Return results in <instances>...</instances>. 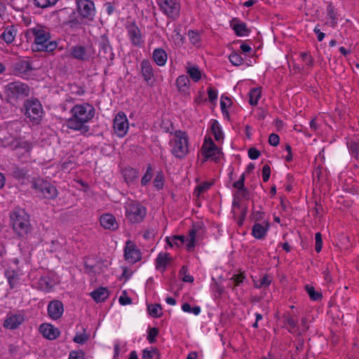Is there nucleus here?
<instances>
[{"mask_svg":"<svg viewBox=\"0 0 359 359\" xmlns=\"http://www.w3.org/2000/svg\"><path fill=\"white\" fill-rule=\"evenodd\" d=\"M72 116L67 121L69 128L79 130L83 133L89 130V127L85 125L91 120L95 115V109L90 104H76L71 109Z\"/></svg>","mask_w":359,"mask_h":359,"instance_id":"obj_1","label":"nucleus"},{"mask_svg":"<svg viewBox=\"0 0 359 359\" xmlns=\"http://www.w3.org/2000/svg\"><path fill=\"white\" fill-rule=\"evenodd\" d=\"M25 37L27 41L34 37V42L32 46L34 51L52 53L57 47L55 41H50V33L39 27L28 29L25 33Z\"/></svg>","mask_w":359,"mask_h":359,"instance_id":"obj_2","label":"nucleus"},{"mask_svg":"<svg viewBox=\"0 0 359 359\" xmlns=\"http://www.w3.org/2000/svg\"><path fill=\"white\" fill-rule=\"evenodd\" d=\"M25 111V115L29 119L33 125L41 123L43 117V107L40 101L36 98L28 99L23 104Z\"/></svg>","mask_w":359,"mask_h":359,"instance_id":"obj_3","label":"nucleus"},{"mask_svg":"<svg viewBox=\"0 0 359 359\" xmlns=\"http://www.w3.org/2000/svg\"><path fill=\"white\" fill-rule=\"evenodd\" d=\"M172 154L177 158H182L188 153V138L184 132L178 130L170 141Z\"/></svg>","mask_w":359,"mask_h":359,"instance_id":"obj_4","label":"nucleus"},{"mask_svg":"<svg viewBox=\"0 0 359 359\" xmlns=\"http://www.w3.org/2000/svg\"><path fill=\"white\" fill-rule=\"evenodd\" d=\"M29 215L24 210H18L13 212L11 216L14 230L19 235L27 233L30 228Z\"/></svg>","mask_w":359,"mask_h":359,"instance_id":"obj_5","label":"nucleus"},{"mask_svg":"<svg viewBox=\"0 0 359 359\" xmlns=\"http://www.w3.org/2000/svg\"><path fill=\"white\" fill-rule=\"evenodd\" d=\"M8 97L12 100L22 99L29 95L30 88L26 83L14 81L6 86Z\"/></svg>","mask_w":359,"mask_h":359,"instance_id":"obj_6","label":"nucleus"},{"mask_svg":"<svg viewBox=\"0 0 359 359\" xmlns=\"http://www.w3.org/2000/svg\"><path fill=\"white\" fill-rule=\"evenodd\" d=\"M161 11L168 18H177L180 13V0H158Z\"/></svg>","mask_w":359,"mask_h":359,"instance_id":"obj_7","label":"nucleus"},{"mask_svg":"<svg viewBox=\"0 0 359 359\" xmlns=\"http://www.w3.org/2000/svg\"><path fill=\"white\" fill-rule=\"evenodd\" d=\"M99 52L97 56L106 62L112 61L114 54L112 52L111 46L106 34L102 35L98 39Z\"/></svg>","mask_w":359,"mask_h":359,"instance_id":"obj_8","label":"nucleus"},{"mask_svg":"<svg viewBox=\"0 0 359 359\" xmlns=\"http://www.w3.org/2000/svg\"><path fill=\"white\" fill-rule=\"evenodd\" d=\"M33 187L43 194L46 198L55 199L58 195L56 187L48 181L39 180L34 184Z\"/></svg>","mask_w":359,"mask_h":359,"instance_id":"obj_9","label":"nucleus"},{"mask_svg":"<svg viewBox=\"0 0 359 359\" xmlns=\"http://www.w3.org/2000/svg\"><path fill=\"white\" fill-rule=\"evenodd\" d=\"M70 55L73 58L79 60H88L94 55V49L92 46H74L71 48Z\"/></svg>","mask_w":359,"mask_h":359,"instance_id":"obj_10","label":"nucleus"},{"mask_svg":"<svg viewBox=\"0 0 359 359\" xmlns=\"http://www.w3.org/2000/svg\"><path fill=\"white\" fill-rule=\"evenodd\" d=\"M201 149L205 158H211L215 161L219 159L220 151L210 137L205 138Z\"/></svg>","mask_w":359,"mask_h":359,"instance_id":"obj_11","label":"nucleus"},{"mask_svg":"<svg viewBox=\"0 0 359 359\" xmlns=\"http://www.w3.org/2000/svg\"><path fill=\"white\" fill-rule=\"evenodd\" d=\"M114 130L118 137H123L128 129V122L123 112H119L114 120Z\"/></svg>","mask_w":359,"mask_h":359,"instance_id":"obj_12","label":"nucleus"},{"mask_svg":"<svg viewBox=\"0 0 359 359\" xmlns=\"http://www.w3.org/2000/svg\"><path fill=\"white\" fill-rule=\"evenodd\" d=\"M141 75L149 86H152L155 82L154 69L151 62L148 60H143L141 62Z\"/></svg>","mask_w":359,"mask_h":359,"instance_id":"obj_13","label":"nucleus"},{"mask_svg":"<svg viewBox=\"0 0 359 359\" xmlns=\"http://www.w3.org/2000/svg\"><path fill=\"white\" fill-rule=\"evenodd\" d=\"M77 11L83 18H88L93 15L94 4L90 0H76Z\"/></svg>","mask_w":359,"mask_h":359,"instance_id":"obj_14","label":"nucleus"},{"mask_svg":"<svg viewBox=\"0 0 359 359\" xmlns=\"http://www.w3.org/2000/svg\"><path fill=\"white\" fill-rule=\"evenodd\" d=\"M64 311L63 304L59 300L51 301L48 305V313L53 320L59 319Z\"/></svg>","mask_w":359,"mask_h":359,"instance_id":"obj_15","label":"nucleus"},{"mask_svg":"<svg viewBox=\"0 0 359 359\" xmlns=\"http://www.w3.org/2000/svg\"><path fill=\"white\" fill-rule=\"evenodd\" d=\"M39 332L45 338L49 340L55 339L60 334V330L57 327L48 323L41 324L39 327Z\"/></svg>","mask_w":359,"mask_h":359,"instance_id":"obj_16","label":"nucleus"},{"mask_svg":"<svg viewBox=\"0 0 359 359\" xmlns=\"http://www.w3.org/2000/svg\"><path fill=\"white\" fill-rule=\"evenodd\" d=\"M230 25L237 36H248L250 32V30L247 27L246 23L238 18H233L230 22Z\"/></svg>","mask_w":359,"mask_h":359,"instance_id":"obj_17","label":"nucleus"},{"mask_svg":"<svg viewBox=\"0 0 359 359\" xmlns=\"http://www.w3.org/2000/svg\"><path fill=\"white\" fill-rule=\"evenodd\" d=\"M100 222L101 226L105 229L114 231L118 227L116 219L112 214L107 213L102 215L100 217Z\"/></svg>","mask_w":359,"mask_h":359,"instance_id":"obj_18","label":"nucleus"},{"mask_svg":"<svg viewBox=\"0 0 359 359\" xmlns=\"http://www.w3.org/2000/svg\"><path fill=\"white\" fill-rule=\"evenodd\" d=\"M13 72L15 74H28L33 69L32 62L27 60H18L13 65Z\"/></svg>","mask_w":359,"mask_h":359,"instance_id":"obj_19","label":"nucleus"},{"mask_svg":"<svg viewBox=\"0 0 359 359\" xmlns=\"http://www.w3.org/2000/svg\"><path fill=\"white\" fill-rule=\"evenodd\" d=\"M265 224L255 223L252 228V235L257 239H263L265 238L269 229V224L264 222Z\"/></svg>","mask_w":359,"mask_h":359,"instance_id":"obj_20","label":"nucleus"},{"mask_svg":"<svg viewBox=\"0 0 359 359\" xmlns=\"http://www.w3.org/2000/svg\"><path fill=\"white\" fill-rule=\"evenodd\" d=\"M23 317L21 315H11L8 316L4 323V326L10 330L16 329L22 322Z\"/></svg>","mask_w":359,"mask_h":359,"instance_id":"obj_21","label":"nucleus"},{"mask_svg":"<svg viewBox=\"0 0 359 359\" xmlns=\"http://www.w3.org/2000/svg\"><path fill=\"white\" fill-rule=\"evenodd\" d=\"M109 290L106 287H100L90 292V297L97 302H104L109 297Z\"/></svg>","mask_w":359,"mask_h":359,"instance_id":"obj_22","label":"nucleus"},{"mask_svg":"<svg viewBox=\"0 0 359 359\" xmlns=\"http://www.w3.org/2000/svg\"><path fill=\"white\" fill-rule=\"evenodd\" d=\"M170 260L171 257L168 252H160L156 259V268L157 269H162L165 270Z\"/></svg>","mask_w":359,"mask_h":359,"instance_id":"obj_23","label":"nucleus"},{"mask_svg":"<svg viewBox=\"0 0 359 359\" xmlns=\"http://www.w3.org/2000/svg\"><path fill=\"white\" fill-rule=\"evenodd\" d=\"M153 60L158 65L163 66L167 60V53L162 48L155 49L153 53Z\"/></svg>","mask_w":359,"mask_h":359,"instance_id":"obj_24","label":"nucleus"},{"mask_svg":"<svg viewBox=\"0 0 359 359\" xmlns=\"http://www.w3.org/2000/svg\"><path fill=\"white\" fill-rule=\"evenodd\" d=\"M16 35V30L13 26L7 27L1 35V38L7 43L13 41Z\"/></svg>","mask_w":359,"mask_h":359,"instance_id":"obj_25","label":"nucleus"},{"mask_svg":"<svg viewBox=\"0 0 359 359\" xmlns=\"http://www.w3.org/2000/svg\"><path fill=\"white\" fill-rule=\"evenodd\" d=\"M201 229V224H198L196 225H194L192 229L189 231V236L187 239V246L188 250H191L194 248L195 246V242H196V236L197 231Z\"/></svg>","mask_w":359,"mask_h":359,"instance_id":"obj_26","label":"nucleus"},{"mask_svg":"<svg viewBox=\"0 0 359 359\" xmlns=\"http://www.w3.org/2000/svg\"><path fill=\"white\" fill-rule=\"evenodd\" d=\"M210 129L216 141H220L221 140H223V133L219 126V122L217 120L212 119L211 121Z\"/></svg>","mask_w":359,"mask_h":359,"instance_id":"obj_27","label":"nucleus"},{"mask_svg":"<svg viewBox=\"0 0 359 359\" xmlns=\"http://www.w3.org/2000/svg\"><path fill=\"white\" fill-rule=\"evenodd\" d=\"M189 83V79L186 75L180 76L176 81V85L177 86L178 90L180 92L185 93L188 88Z\"/></svg>","mask_w":359,"mask_h":359,"instance_id":"obj_28","label":"nucleus"},{"mask_svg":"<svg viewBox=\"0 0 359 359\" xmlns=\"http://www.w3.org/2000/svg\"><path fill=\"white\" fill-rule=\"evenodd\" d=\"M122 173L128 185L130 186L135 184V170L133 168H125L123 170Z\"/></svg>","mask_w":359,"mask_h":359,"instance_id":"obj_29","label":"nucleus"},{"mask_svg":"<svg viewBox=\"0 0 359 359\" xmlns=\"http://www.w3.org/2000/svg\"><path fill=\"white\" fill-rule=\"evenodd\" d=\"M249 103L252 106L257 105L261 97V89L259 88H252L249 93Z\"/></svg>","mask_w":359,"mask_h":359,"instance_id":"obj_30","label":"nucleus"},{"mask_svg":"<svg viewBox=\"0 0 359 359\" xmlns=\"http://www.w3.org/2000/svg\"><path fill=\"white\" fill-rule=\"evenodd\" d=\"M327 15L331 19V21L330 22V25L332 27L334 28L337 25V19H338V15L337 12L335 11L334 7L330 4L327 7Z\"/></svg>","mask_w":359,"mask_h":359,"instance_id":"obj_31","label":"nucleus"},{"mask_svg":"<svg viewBox=\"0 0 359 359\" xmlns=\"http://www.w3.org/2000/svg\"><path fill=\"white\" fill-rule=\"evenodd\" d=\"M143 359H160V353L156 348L151 347V349H144L142 355Z\"/></svg>","mask_w":359,"mask_h":359,"instance_id":"obj_32","label":"nucleus"},{"mask_svg":"<svg viewBox=\"0 0 359 359\" xmlns=\"http://www.w3.org/2000/svg\"><path fill=\"white\" fill-rule=\"evenodd\" d=\"M135 252V243L128 240L126 242V245L124 249V257L126 260L133 259V254Z\"/></svg>","mask_w":359,"mask_h":359,"instance_id":"obj_33","label":"nucleus"},{"mask_svg":"<svg viewBox=\"0 0 359 359\" xmlns=\"http://www.w3.org/2000/svg\"><path fill=\"white\" fill-rule=\"evenodd\" d=\"M27 170L25 168L13 165L12 168V176L18 180H23L26 177Z\"/></svg>","mask_w":359,"mask_h":359,"instance_id":"obj_34","label":"nucleus"},{"mask_svg":"<svg viewBox=\"0 0 359 359\" xmlns=\"http://www.w3.org/2000/svg\"><path fill=\"white\" fill-rule=\"evenodd\" d=\"M347 145L351 154L354 157H358L359 154V138L348 142Z\"/></svg>","mask_w":359,"mask_h":359,"instance_id":"obj_35","label":"nucleus"},{"mask_svg":"<svg viewBox=\"0 0 359 359\" xmlns=\"http://www.w3.org/2000/svg\"><path fill=\"white\" fill-rule=\"evenodd\" d=\"M149 313L154 318H158L163 315L162 308L160 304H151L148 306Z\"/></svg>","mask_w":359,"mask_h":359,"instance_id":"obj_36","label":"nucleus"},{"mask_svg":"<svg viewBox=\"0 0 359 359\" xmlns=\"http://www.w3.org/2000/svg\"><path fill=\"white\" fill-rule=\"evenodd\" d=\"M305 290L307 292L309 297L311 300L318 301L322 298L321 293L315 290V288L313 286H310L306 285L305 286Z\"/></svg>","mask_w":359,"mask_h":359,"instance_id":"obj_37","label":"nucleus"},{"mask_svg":"<svg viewBox=\"0 0 359 359\" xmlns=\"http://www.w3.org/2000/svg\"><path fill=\"white\" fill-rule=\"evenodd\" d=\"M187 73L189 76L195 82L198 81L201 78V73L196 66L191 67L187 69Z\"/></svg>","mask_w":359,"mask_h":359,"instance_id":"obj_38","label":"nucleus"},{"mask_svg":"<svg viewBox=\"0 0 359 359\" xmlns=\"http://www.w3.org/2000/svg\"><path fill=\"white\" fill-rule=\"evenodd\" d=\"M5 276L8 279L11 288H13L18 281V275L14 271L7 270L5 271Z\"/></svg>","mask_w":359,"mask_h":359,"instance_id":"obj_39","label":"nucleus"},{"mask_svg":"<svg viewBox=\"0 0 359 359\" xmlns=\"http://www.w3.org/2000/svg\"><path fill=\"white\" fill-rule=\"evenodd\" d=\"M146 215V208L140 203L136 204V222L142 221Z\"/></svg>","mask_w":359,"mask_h":359,"instance_id":"obj_40","label":"nucleus"},{"mask_svg":"<svg viewBox=\"0 0 359 359\" xmlns=\"http://www.w3.org/2000/svg\"><path fill=\"white\" fill-rule=\"evenodd\" d=\"M180 276L182 281L186 283H192L194 282V277L188 274V268L186 266H182L180 271Z\"/></svg>","mask_w":359,"mask_h":359,"instance_id":"obj_41","label":"nucleus"},{"mask_svg":"<svg viewBox=\"0 0 359 359\" xmlns=\"http://www.w3.org/2000/svg\"><path fill=\"white\" fill-rule=\"evenodd\" d=\"M159 331L156 327H149L147 330V339L149 341L150 344H154L156 342V337L158 334Z\"/></svg>","mask_w":359,"mask_h":359,"instance_id":"obj_42","label":"nucleus"},{"mask_svg":"<svg viewBox=\"0 0 359 359\" xmlns=\"http://www.w3.org/2000/svg\"><path fill=\"white\" fill-rule=\"evenodd\" d=\"M57 0H34V4L36 7L45 8L55 5Z\"/></svg>","mask_w":359,"mask_h":359,"instance_id":"obj_43","label":"nucleus"},{"mask_svg":"<svg viewBox=\"0 0 359 359\" xmlns=\"http://www.w3.org/2000/svg\"><path fill=\"white\" fill-rule=\"evenodd\" d=\"M182 309L184 312L193 313L196 316L198 315L201 313L200 306H196L194 307H191L189 303H184L182 306Z\"/></svg>","mask_w":359,"mask_h":359,"instance_id":"obj_44","label":"nucleus"},{"mask_svg":"<svg viewBox=\"0 0 359 359\" xmlns=\"http://www.w3.org/2000/svg\"><path fill=\"white\" fill-rule=\"evenodd\" d=\"M229 61L234 66H240L243 62V59L240 55L239 53L233 52L230 54L229 57Z\"/></svg>","mask_w":359,"mask_h":359,"instance_id":"obj_45","label":"nucleus"},{"mask_svg":"<svg viewBox=\"0 0 359 359\" xmlns=\"http://www.w3.org/2000/svg\"><path fill=\"white\" fill-rule=\"evenodd\" d=\"M188 36L190 42L193 45H198L201 40L200 34L198 32L194 30H189L188 32Z\"/></svg>","mask_w":359,"mask_h":359,"instance_id":"obj_46","label":"nucleus"},{"mask_svg":"<svg viewBox=\"0 0 359 359\" xmlns=\"http://www.w3.org/2000/svg\"><path fill=\"white\" fill-rule=\"evenodd\" d=\"M259 283L256 284V287L262 288L268 287L271 283V278L268 275H264L259 280Z\"/></svg>","mask_w":359,"mask_h":359,"instance_id":"obj_47","label":"nucleus"},{"mask_svg":"<svg viewBox=\"0 0 359 359\" xmlns=\"http://www.w3.org/2000/svg\"><path fill=\"white\" fill-rule=\"evenodd\" d=\"M231 104V100L229 97L222 96L221 101H220L221 110L224 114L225 113L226 114L227 117H229V113L227 112L226 109Z\"/></svg>","mask_w":359,"mask_h":359,"instance_id":"obj_48","label":"nucleus"},{"mask_svg":"<svg viewBox=\"0 0 359 359\" xmlns=\"http://www.w3.org/2000/svg\"><path fill=\"white\" fill-rule=\"evenodd\" d=\"M234 198H237L238 201H241L242 199H248L250 197V191L249 190L245 187L241 191H237L234 195Z\"/></svg>","mask_w":359,"mask_h":359,"instance_id":"obj_49","label":"nucleus"},{"mask_svg":"<svg viewBox=\"0 0 359 359\" xmlns=\"http://www.w3.org/2000/svg\"><path fill=\"white\" fill-rule=\"evenodd\" d=\"M283 318L284 323L290 326L289 332H292V329L297 327L298 323L293 318H292L289 315H285L284 316Z\"/></svg>","mask_w":359,"mask_h":359,"instance_id":"obj_50","label":"nucleus"},{"mask_svg":"<svg viewBox=\"0 0 359 359\" xmlns=\"http://www.w3.org/2000/svg\"><path fill=\"white\" fill-rule=\"evenodd\" d=\"M152 177V168L150 165H148L146 172L142 177L141 184L145 186L148 182H150Z\"/></svg>","mask_w":359,"mask_h":359,"instance_id":"obj_51","label":"nucleus"},{"mask_svg":"<svg viewBox=\"0 0 359 359\" xmlns=\"http://www.w3.org/2000/svg\"><path fill=\"white\" fill-rule=\"evenodd\" d=\"M252 219L256 222L264 220L265 212L262 210V208L260 207V210H252Z\"/></svg>","mask_w":359,"mask_h":359,"instance_id":"obj_52","label":"nucleus"},{"mask_svg":"<svg viewBox=\"0 0 359 359\" xmlns=\"http://www.w3.org/2000/svg\"><path fill=\"white\" fill-rule=\"evenodd\" d=\"M154 186L158 190L163 187V175L162 173H158L154 180Z\"/></svg>","mask_w":359,"mask_h":359,"instance_id":"obj_53","label":"nucleus"},{"mask_svg":"<svg viewBox=\"0 0 359 359\" xmlns=\"http://www.w3.org/2000/svg\"><path fill=\"white\" fill-rule=\"evenodd\" d=\"M118 302L121 305L126 306L128 304H131L133 303V299L132 298L127 296V292L124 290L122 292V294L120 296Z\"/></svg>","mask_w":359,"mask_h":359,"instance_id":"obj_54","label":"nucleus"},{"mask_svg":"<svg viewBox=\"0 0 359 359\" xmlns=\"http://www.w3.org/2000/svg\"><path fill=\"white\" fill-rule=\"evenodd\" d=\"M245 174L243 173L241 175L239 180L233 184V187L235 189H237V191H241V190L243 189L244 188H245Z\"/></svg>","mask_w":359,"mask_h":359,"instance_id":"obj_55","label":"nucleus"},{"mask_svg":"<svg viewBox=\"0 0 359 359\" xmlns=\"http://www.w3.org/2000/svg\"><path fill=\"white\" fill-rule=\"evenodd\" d=\"M315 240H316L315 250L317 252H320L321 251L322 247H323L322 235L320 232H318L316 233Z\"/></svg>","mask_w":359,"mask_h":359,"instance_id":"obj_56","label":"nucleus"},{"mask_svg":"<svg viewBox=\"0 0 359 359\" xmlns=\"http://www.w3.org/2000/svg\"><path fill=\"white\" fill-rule=\"evenodd\" d=\"M88 340V335L86 334L85 333L84 334H76L73 339V341L75 343H77L79 344H83Z\"/></svg>","mask_w":359,"mask_h":359,"instance_id":"obj_57","label":"nucleus"},{"mask_svg":"<svg viewBox=\"0 0 359 359\" xmlns=\"http://www.w3.org/2000/svg\"><path fill=\"white\" fill-rule=\"evenodd\" d=\"M271 168L268 164H265L262 168V178L264 182H266L270 177Z\"/></svg>","mask_w":359,"mask_h":359,"instance_id":"obj_58","label":"nucleus"},{"mask_svg":"<svg viewBox=\"0 0 359 359\" xmlns=\"http://www.w3.org/2000/svg\"><path fill=\"white\" fill-rule=\"evenodd\" d=\"M132 203H133V202L130 203H128L127 205V206L126 207V215L128 219L130 222H133V220L135 219V212L133 210V208Z\"/></svg>","mask_w":359,"mask_h":359,"instance_id":"obj_59","label":"nucleus"},{"mask_svg":"<svg viewBox=\"0 0 359 359\" xmlns=\"http://www.w3.org/2000/svg\"><path fill=\"white\" fill-rule=\"evenodd\" d=\"M210 187V184L205 182L198 185L195 189V193H197V195H200L201 193L207 191Z\"/></svg>","mask_w":359,"mask_h":359,"instance_id":"obj_60","label":"nucleus"},{"mask_svg":"<svg viewBox=\"0 0 359 359\" xmlns=\"http://www.w3.org/2000/svg\"><path fill=\"white\" fill-rule=\"evenodd\" d=\"M301 57L305 64L309 67H312L313 65V58L306 53H302Z\"/></svg>","mask_w":359,"mask_h":359,"instance_id":"obj_61","label":"nucleus"},{"mask_svg":"<svg viewBox=\"0 0 359 359\" xmlns=\"http://www.w3.org/2000/svg\"><path fill=\"white\" fill-rule=\"evenodd\" d=\"M280 142V137L277 134L271 133L269 137V143L273 147L278 145Z\"/></svg>","mask_w":359,"mask_h":359,"instance_id":"obj_62","label":"nucleus"},{"mask_svg":"<svg viewBox=\"0 0 359 359\" xmlns=\"http://www.w3.org/2000/svg\"><path fill=\"white\" fill-rule=\"evenodd\" d=\"M260 156V152L256 148L252 147L248 150V156L250 159L255 160Z\"/></svg>","mask_w":359,"mask_h":359,"instance_id":"obj_63","label":"nucleus"},{"mask_svg":"<svg viewBox=\"0 0 359 359\" xmlns=\"http://www.w3.org/2000/svg\"><path fill=\"white\" fill-rule=\"evenodd\" d=\"M84 353L82 351H71L69 353V359H83Z\"/></svg>","mask_w":359,"mask_h":359,"instance_id":"obj_64","label":"nucleus"}]
</instances>
